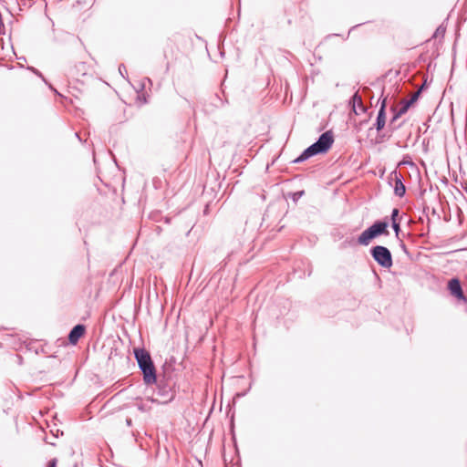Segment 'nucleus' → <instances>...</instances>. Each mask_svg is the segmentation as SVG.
Here are the masks:
<instances>
[{"label": "nucleus", "mask_w": 467, "mask_h": 467, "mask_svg": "<svg viewBox=\"0 0 467 467\" xmlns=\"http://www.w3.org/2000/svg\"><path fill=\"white\" fill-rule=\"evenodd\" d=\"M333 142L334 134L331 130L322 133L315 143L306 148L301 155L295 160V162H302L312 156L327 152L331 148Z\"/></svg>", "instance_id": "nucleus-1"}, {"label": "nucleus", "mask_w": 467, "mask_h": 467, "mask_svg": "<svg viewBox=\"0 0 467 467\" xmlns=\"http://www.w3.org/2000/svg\"><path fill=\"white\" fill-rule=\"evenodd\" d=\"M134 356L138 365L142 371L143 380L147 385L156 382V369L150 353L144 348H135Z\"/></svg>", "instance_id": "nucleus-2"}, {"label": "nucleus", "mask_w": 467, "mask_h": 467, "mask_svg": "<svg viewBox=\"0 0 467 467\" xmlns=\"http://www.w3.org/2000/svg\"><path fill=\"white\" fill-rule=\"evenodd\" d=\"M388 223L383 221H377L368 229H366L358 238L359 244L368 245L370 241L379 235H389Z\"/></svg>", "instance_id": "nucleus-3"}, {"label": "nucleus", "mask_w": 467, "mask_h": 467, "mask_svg": "<svg viewBox=\"0 0 467 467\" xmlns=\"http://www.w3.org/2000/svg\"><path fill=\"white\" fill-rule=\"evenodd\" d=\"M372 258L382 267L390 268L393 265L390 251L382 245H376L370 249Z\"/></svg>", "instance_id": "nucleus-4"}, {"label": "nucleus", "mask_w": 467, "mask_h": 467, "mask_svg": "<svg viewBox=\"0 0 467 467\" xmlns=\"http://www.w3.org/2000/svg\"><path fill=\"white\" fill-rule=\"evenodd\" d=\"M448 289L456 298L466 301V297L463 295V291L458 278H452L448 282Z\"/></svg>", "instance_id": "nucleus-5"}, {"label": "nucleus", "mask_w": 467, "mask_h": 467, "mask_svg": "<svg viewBox=\"0 0 467 467\" xmlns=\"http://www.w3.org/2000/svg\"><path fill=\"white\" fill-rule=\"evenodd\" d=\"M386 107H387V98H384L381 100L380 108L378 112V117L376 119L375 127L378 131H380L386 124Z\"/></svg>", "instance_id": "nucleus-6"}, {"label": "nucleus", "mask_w": 467, "mask_h": 467, "mask_svg": "<svg viewBox=\"0 0 467 467\" xmlns=\"http://www.w3.org/2000/svg\"><path fill=\"white\" fill-rule=\"evenodd\" d=\"M86 327L84 325H76L68 335V340L71 344H77L79 338L84 335Z\"/></svg>", "instance_id": "nucleus-7"}, {"label": "nucleus", "mask_w": 467, "mask_h": 467, "mask_svg": "<svg viewBox=\"0 0 467 467\" xmlns=\"http://www.w3.org/2000/svg\"><path fill=\"white\" fill-rule=\"evenodd\" d=\"M391 176L394 177L395 185H394V192L397 196L402 197L405 194L406 189L400 179V175L398 174L397 171H394Z\"/></svg>", "instance_id": "nucleus-8"}, {"label": "nucleus", "mask_w": 467, "mask_h": 467, "mask_svg": "<svg viewBox=\"0 0 467 467\" xmlns=\"http://www.w3.org/2000/svg\"><path fill=\"white\" fill-rule=\"evenodd\" d=\"M410 105L408 103L407 100H402L401 101V106L400 108L399 109V110L397 112L394 113L393 117H392V119L390 121V123H393L394 121H396L401 115L405 114L408 109H410Z\"/></svg>", "instance_id": "nucleus-9"}, {"label": "nucleus", "mask_w": 467, "mask_h": 467, "mask_svg": "<svg viewBox=\"0 0 467 467\" xmlns=\"http://www.w3.org/2000/svg\"><path fill=\"white\" fill-rule=\"evenodd\" d=\"M420 90H418L417 92L413 93L411 98L407 100L408 103L411 106L414 102H416V100L418 99L419 96H420Z\"/></svg>", "instance_id": "nucleus-10"}, {"label": "nucleus", "mask_w": 467, "mask_h": 467, "mask_svg": "<svg viewBox=\"0 0 467 467\" xmlns=\"http://www.w3.org/2000/svg\"><path fill=\"white\" fill-rule=\"evenodd\" d=\"M392 228L395 232V234L397 237H399V234H400V223L399 222H393L392 223Z\"/></svg>", "instance_id": "nucleus-11"}, {"label": "nucleus", "mask_w": 467, "mask_h": 467, "mask_svg": "<svg viewBox=\"0 0 467 467\" xmlns=\"http://www.w3.org/2000/svg\"><path fill=\"white\" fill-rule=\"evenodd\" d=\"M352 100L354 103L358 102L361 106V108H363L361 98L360 96L358 95V93H355L353 95Z\"/></svg>", "instance_id": "nucleus-12"}, {"label": "nucleus", "mask_w": 467, "mask_h": 467, "mask_svg": "<svg viewBox=\"0 0 467 467\" xmlns=\"http://www.w3.org/2000/svg\"><path fill=\"white\" fill-rule=\"evenodd\" d=\"M399 215V209L395 208L392 210V213H391V221L392 223L393 222H398L397 221V217Z\"/></svg>", "instance_id": "nucleus-13"}, {"label": "nucleus", "mask_w": 467, "mask_h": 467, "mask_svg": "<svg viewBox=\"0 0 467 467\" xmlns=\"http://www.w3.org/2000/svg\"><path fill=\"white\" fill-rule=\"evenodd\" d=\"M57 459L54 458L47 462V467H57Z\"/></svg>", "instance_id": "nucleus-14"}, {"label": "nucleus", "mask_w": 467, "mask_h": 467, "mask_svg": "<svg viewBox=\"0 0 467 467\" xmlns=\"http://www.w3.org/2000/svg\"><path fill=\"white\" fill-rule=\"evenodd\" d=\"M304 194V191L296 192L293 195L294 201L299 199Z\"/></svg>", "instance_id": "nucleus-15"}, {"label": "nucleus", "mask_w": 467, "mask_h": 467, "mask_svg": "<svg viewBox=\"0 0 467 467\" xmlns=\"http://www.w3.org/2000/svg\"><path fill=\"white\" fill-rule=\"evenodd\" d=\"M79 71H85L86 70V65L85 63H80L79 65Z\"/></svg>", "instance_id": "nucleus-16"}, {"label": "nucleus", "mask_w": 467, "mask_h": 467, "mask_svg": "<svg viewBox=\"0 0 467 467\" xmlns=\"http://www.w3.org/2000/svg\"><path fill=\"white\" fill-rule=\"evenodd\" d=\"M124 69H125V67L123 65H120L119 67L120 74H122V72H124Z\"/></svg>", "instance_id": "nucleus-17"}, {"label": "nucleus", "mask_w": 467, "mask_h": 467, "mask_svg": "<svg viewBox=\"0 0 467 467\" xmlns=\"http://www.w3.org/2000/svg\"><path fill=\"white\" fill-rule=\"evenodd\" d=\"M124 69H125V67L123 65H120L119 67L120 74H122V72H124Z\"/></svg>", "instance_id": "nucleus-18"}, {"label": "nucleus", "mask_w": 467, "mask_h": 467, "mask_svg": "<svg viewBox=\"0 0 467 467\" xmlns=\"http://www.w3.org/2000/svg\"><path fill=\"white\" fill-rule=\"evenodd\" d=\"M131 420H127V424L130 425Z\"/></svg>", "instance_id": "nucleus-19"}, {"label": "nucleus", "mask_w": 467, "mask_h": 467, "mask_svg": "<svg viewBox=\"0 0 467 467\" xmlns=\"http://www.w3.org/2000/svg\"><path fill=\"white\" fill-rule=\"evenodd\" d=\"M139 409L143 410H144V406H139Z\"/></svg>", "instance_id": "nucleus-20"}]
</instances>
